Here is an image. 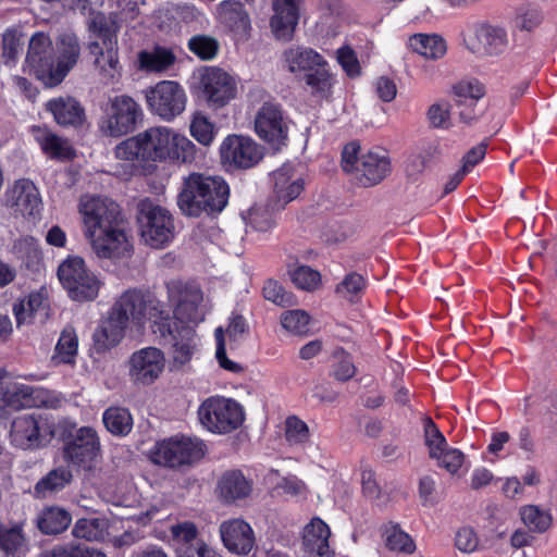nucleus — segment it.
<instances>
[{
  "label": "nucleus",
  "mask_w": 557,
  "mask_h": 557,
  "mask_svg": "<svg viewBox=\"0 0 557 557\" xmlns=\"http://www.w3.org/2000/svg\"><path fill=\"white\" fill-rule=\"evenodd\" d=\"M111 309L131 330H143L150 322L154 336L171 346V357L175 367L188 363L196 350L194 332L189 326L172 329L170 315L164 306L138 288L123 292L113 302Z\"/></svg>",
  "instance_id": "1"
},
{
  "label": "nucleus",
  "mask_w": 557,
  "mask_h": 557,
  "mask_svg": "<svg viewBox=\"0 0 557 557\" xmlns=\"http://www.w3.org/2000/svg\"><path fill=\"white\" fill-rule=\"evenodd\" d=\"M114 154L125 161L190 163L196 157V146L176 129L158 125L120 143Z\"/></svg>",
  "instance_id": "2"
},
{
  "label": "nucleus",
  "mask_w": 557,
  "mask_h": 557,
  "mask_svg": "<svg viewBox=\"0 0 557 557\" xmlns=\"http://www.w3.org/2000/svg\"><path fill=\"white\" fill-rule=\"evenodd\" d=\"M121 24L122 16L116 12L109 16L97 14L88 22V29L96 39L88 42L87 49L94 58L99 79L104 85H114L122 76L117 39Z\"/></svg>",
  "instance_id": "3"
},
{
  "label": "nucleus",
  "mask_w": 557,
  "mask_h": 557,
  "mask_svg": "<svg viewBox=\"0 0 557 557\" xmlns=\"http://www.w3.org/2000/svg\"><path fill=\"white\" fill-rule=\"evenodd\" d=\"M230 188L220 176L189 174L183 183L177 203L183 213L199 216L201 213H220L227 205Z\"/></svg>",
  "instance_id": "4"
},
{
  "label": "nucleus",
  "mask_w": 557,
  "mask_h": 557,
  "mask_svg": "<svg viewBox=\"0 0 557 557\" xmlns=\"http://www.w3.org/2000/svg\"><path fill=\"white\" fill-rule=\"evenodd\" d=\"M342 169L362 187L379 184L391 172V160L386 151L369 150L360 154V144L350 141L342 151Z\"/></svg>",
  "instance_id": "5"
},
{
  "label": "nucleus",
  "mask_w": 557,
  "mask_h": 557,
  "mask_svg": "<svg viewBox=\"0 0 557 557\" xmlns=\"http://www.w3.org/2000/svg\"><path fill=\"white\" fill-rule=\"evenodd\" d=\"M168 299L174 308V319L170 317L172 329L189 326L194 332L195 343L197 344L191 324H197L205 319L206 310L202 292L195 284L171 282L168 284Z\"/></svg>",
  "instance_id": "6"
},
{
  "label": "nucleus",
  "mask_w": 557,
  "mask_h": 557,
  "mask_svg": "<svg viewBox=\"0 0 557 557\" xmlns=\"http://www.w3.org/2000/svg\"><path fill=\"white\" fill-rule=\"evenodd\" d=\"M61 403L62 398L55 392L7 380L5 373L1 371L0 409L58 408Z\"/></svg>",
  "instance_id": "7"
},
{
  "label": "nucleus",
  "mask_w": 557,
  "mask_h": 557,
  "mask_svg": "<svg viewBox=\"0 0 557 557\" xmlns=\"http://www.w3.org/2000/svg\"><path fill=\"white\" fill-rule=\"evenodd\" d=\"M58 277L75 301H90L98 297L101 281L85 264L83 258L73 256L66 258L58 269Z\"/></svg>",
  "instance_id": "8"
},
{
  "label": "nucleus",
  "mask_w": 557,
  "mask_h": 557,
  "mask_svg": "<svg viewBox=\"0 0 557 557\" xmlns=\"http://www.w3.org/2000/svg\"><path fill=\"white\" fill-rule=\"evenodd\" d=\"M138 222L144 242L152 248L169 244L174 235L171 213L163 207L145 199L138 205Z\"/></svg>",
  "instance_id": "9"
},
{
  "label": "nucleus",
  "mask_w": 557,
  "mask_h": 557,
  "mask_svg": "<svg viewBox=\"0 0 557 557\" xmlns=\"http://www.w3.org/2000/svg\"><path fill=\"white\" fill-rule=\"evenodd\" d=\"M140 115L141 109L133 98L115 96L106 104L99 129L110 137L124 136L135 129Z\"/></svg>",
  "instance_id": "10"
},
{
  "label": "nucleus",
  "mask_w": 557,
  "mask_h": 557,
  "mask_svg": "<svg viewBox=\"0 0 557 557\" xmlns=\"http://www.w3.org/2000/svg\"><path fill=\"white\" fill-rule=\"evenodd\" d=\"M201 424L213 433H228L242 425L244 411L233 399L210 397L198 410Z\"/></svg>",
  "instance_id": "11"
},
{
  "label": "nucleus",
  "mask_w": 557,
  "mask_h": 557,
  "mask_svg": "<svg viewBox=\"0 0 557 557\" xmlns=\"http://www.w3.org/2000/svg\"><path fill=\"white\" fill-rule=\"evenodd\" d=\"M202 455V443L183 435L159 441L150 451L152 462L170 468L190 465Z\"/></svg>",
  "instance_id": "12"
},
{
  "label": "nucleus",
  "mask_w": 557,
  "mask_h": 557,
  "mask_svg": "<svg viewBox=\"0 0 557 557\" xmlns=\"http://www.w3.org/2000/svg\"><path fill=\"white\" fill-rule=\"evenodd\" d=\"M78 212L82 215L85 237L107 230L122 222L120 208L113 200L95 195H84L79 199Z\"/></svg>",
  "instance_id": "13"
},
{
  "label": "nucleus",
  "mask_w": 557,
  "mask_h": 557,
  "mask_svg": "<svg viewBox=\"0 0 557 557\" xmlns=\"http://www.w3.org/2000/svg\"><path fill=\"white\" fill-rule=\"evenodd\" d=\"M149 109L164 121H172L186 108L187 96L176 82L162 81L151 87L146 95Z\"/></svg>",
  "instance_id": "14"
},
{
  "label": "nucleus",
  "mask_w": 557,
  "mask_h": 557,
  "mask_svg": "<svg viewBox=\"0 0 557 557\" xmlns=\"http://www.w3.org/2000/svg\"><path fill=\"white\" fill-rule=\"evenodd\" d=\"M100 454V442L96 431L88 426L77 430L75 436L67 443L64 455L72 463L90 472L99 481H103L101 470L97 473Z\"/></svg>",
  "instance_id": "15"
},
{
  "label": "nucleus",
  "mask_w": 557,
  "mask_h": 557,
  "mask_svg": "<svg viewBox=\"0 0 557 557\" xmlns=\"http://www.w3.org/2000/svg\"><path fill=\"white\" fill-rule=\"evenodd\" d=\"M53 42L44 32H36L28 41L23 70L51 87Z\"/></svg>",
  "instance_id": "16"
},
{
  "label": "nucleus",
  "mask_w": 557,
  "mask_h": 557,
  "mask_svg": "<svg viewBox=\"0 0 557 557\" xmlns=\"http://www.w3.org/2000/svg\"><path fill=\"white\" fill-rule=\"evenodd\" d=\"M53 437V431L41 418L34 414L16 417L11 424L10 441L22 449L38 448Z\"/></svg>",
  "instance_id": "17"
},
{
  "label": "nucleus",
  "mask_w": 557,
  "mask_h": 557,
  "mask_svg": "<svg viewBox=\"0 0 557 557\" xmlns=\"http://www.w3.org/2000/svg\"><path fill=\"white\" fill-rule=\"evenodd\" d=\"M5 206L15 215L37 219L41 214L44 203L36 184L29 178H18L5 191Z\"/></svg>",
  "instance_id": "18"
},
{
  "label": "nucleus",
  "mask_w": 557,
  "mask_h": 557,
  "mask_svg": "<svg viewBox=\"0 0 557 557\" xmlns=\"http://www.w3.org/2000/svg\"><path fill=\"white\" fill-rule=\"evenodd\" d=\"M222 162L237 169H249L263 157L262 148L250 137L228 135L220 146Z\"/></svg>",
  "instance_id": "19"
},
{
  "label": "nucleus",
  "mask_w": 557,
  "mask_h": 557,
  "mask_svg": "<svg viewBox=\"0 0 557 557\" xmlns=\"http://www.w3.org/2000/svg\"><path fill=\"white\" fill-rule=\"evenodd\" d=\"M87 240L100 259L121 260L131 256L132 245L122 222L96 232L94 236L87 237Z\"/></svg>",
  "instance_id": "20"
},
{
  "label": "nucleus",
  "mask_w": 557,
  "mask_h": 557,
  "mask_svg": "<svg viewBox=\"0 0 557 557\" xmlns=\"http://www.w3.org/2000/svg\"><path fill=\"white\" fill-rule=\"evenodd\" d=\"M467 49L479 57H496L505 52L509 38L505 28L491 24L476 25L467 38Z\"/></svg>",
  "instance_id": "21"
},
{
  "label": "nucleus",
  "mask_w": 557,
  "mask_h": 557,
  "mask_svg": "<svg viewBox=\"0 0 557 557\" xmlns=\"http://www.w3.org/2000/svg\"><path fill=\"white\" fill-rule=\"evenodd\" d=\"M200 88L209 103L214 108H222L236 96L235 79L219 67H207L200 76Z\"/></svg>",
  "instance_id": "22"
},
{
  "label": "nucleus",
  "mask_w": 557,
  "mask_h": 557,
  "mask_svg": "<svg viewBox=\"0 0 557 557\" xmlns=\"http://www.w3.org/2000/svg\"><path fill=\"white\" fill-rule=\"evenodd\" d=\"M165 358L157 347H145L132 354L128 360V374L133 382L148 385L163 372Z\"/></svg>",
  "instance_id": "23"
},
{
  "label": "nucleus",
  "mask_w": 557,
  "mask_h": 557,
  "mask_svg": "<svg viewBox=\"0 0 557 557\" xmlns=\"http://www.w3.org/2000/svg\"><path fill=\"white\" fill-rule=\"evenodd\" d=\"M223 546L227 552L237 556L249 555L256 546L252 527L242 518L223 521L219 527Z\"/></svg>",
  "instance_id": "24"
},
{
  "label": "nucleus",
  "mask_w": 557,
  "mask_h": 557,
  "mask_svg": "<svg viewBox=\"0 0 557 557\" xmlns=\"http://www.w3.org/2000/svg\"><path fill=\"white\" fill-rule=\"evenodd\" d=\"M81 57V45L76 35L65 33L57 39V59L52 60L51 87L60 84L76 65Z\"/></svg>",
  "instance_id": "25"
},
{
  "label": "nucleus",
  "mask_w": 557,
  "mask_h": 557,
  "mask_svg": "<svg viewBox=\"0 0 557 557\" xmlns=\"http://www.w3.org/2000/svg\"><path fill=\"white\" fill-rule=\"evenodd\" d=\"M128 329L131 327L110 309L94 332L96 349L106 351L115 347L122 342Z\"/></svg>",
  "instance_id": "26"
},
{
  "label": "nucleus",
  "mask_w": 557,
  "mask_h": 557,
  "mask_svg": "<svg viewBox=\"0 0 557 557\" xmlns=\"http://www.w3.org/2000/svg\"><path fill=\"white\" fill-rule=\"evenodd\" d=\"M220 22L226 26L238 40H247L251 25L243 4L237 1H223L218 7Z\"/></svg>",
  "instance_id": "27"
},
{
  "label": "nucleus",
  "mask_w": 557,
  "mask_h": 557,
  "mask_svg": "<svg viewBox=\"0 0 557 557\" xmlns=\"http://www.w3.org/2000/svg\"><path fill=\"white\" fill-rule=\"evenodd\" d=\"M176 55L170 48L154 46L137 54L138 70L145 73L163 74L174 66Z\"/></svg>",
  "instance_id": "28"
},
{
  "label": "nucleus",
  "mask_w": 557,
  "mask_h": 557,
  "mask_svg": "<svg viewBox=\"0 0 557 557\" xmlns=\"http://www.w3.org/2000/svg\"><path fill=\"white\" fill-rule=\"evenodd\" d=\"M329 525L320 518H313L304 529L302 544L311 557H325L330 554Z\"/></svg>",
  "instance_id": "29"
},
{
  "label": "nucleus",
  "mask_w": 557,
  "mask_h": 557,
  "mask_svg": "<svg viewBox=\"0 0 557 557\" xmlns=\"http://www.w3.org/2000/svg\"><path fill=\"white\" fill-rule=\"evenodd\" d=\"M46 108L52 113L55 122L63 126H76L84 120V109L79 102L72 97L51 99L47 102Z\"/></svg>",
  "instance_id": "30"
},
{
  "label": "nucleus",
  "mask_w": 557,
  "mask_h": 557,
  "mask_svg": "<svg viewBox=\"0 0 557 557\" xmlns=\"http://www.w3.org/2000/svg\"><path fill=\"white\" fill-rule=\"evenodd\" d=\"M30 132L41 150L50 158L71 159L74 156L69 141L53 134L48 128L33 126Z\"/></svg>",
  "instance_id": "31"
},
{
  "label": "nucleus",
  "mask_w": 557,
  "mask_h": 557,
  "mask_svg": "<svg viewBox=\"0 0 557 557\" xmlns=\"http://www.w3.org/2000/svg\"><path fill=\"white\" fill-rule=\"evenodd\" d=\"M255 131L260 139L275 144L278 138V108L274 102H264L255 117Z\"/></svg>",
  "instance_id": "32"
},
{
  "label": "nucleus",
  "mask_w": 557,
  "mask_h": 557,
  "mask_svg": "<svg viewBox=\"0 0 557 557\" xmlns=\"http://www.w3.org/2000/svg\"><path fill=\"white\" fill-rule=\"evenodd\" d=\"M219 493L225 502H235L247 497L251 492V483L238 470L225 472L219 481Z\"/></svg>",
  "instance_id": "33"
},
{
  "label": "nucleus",
  "mask_w": 557,
  "mask_h": 557,
  "mask_svg": "<svg viewBox=\"0 0 557 557\" xmlns=\"http://www.w3.org/2000/svg\"><path fill=\"white\" fill-rule=\"evenodd\" d=\"M284 63L292 73H307L317 65L325 63V60L311 48L297 47L284 52Z\"/></svg>",
  "instance_id": "34"
},
{
  "label": "nucleus",
  "mask_w": 557,
  "mask_h": 557,
  "mask_svg": "<svg viewBox=\"0 0 557 557\" xmlns=\"http://www.w3.org/2000/svg\"><path fill=\"white\" fill-rule=\"evenodd\" d=\"M47 292L40 289L33 292L26 299L14 305L13 312L17 326L30 323L41 311L46 310Z\"/></svg>",
  "instance_id": "35"
},
{
  "label": "nucleus",
  "mask_w": 557,
  "mask_h": 557,
  "mask_svg": "<svg viewBox=\"0 0 557 557\" xmlns=\"http://www.w3.org/2000/svg\"><path fill=\"white\" fill-rule=\"evenodd\" d=\"M0 549L4 557H22L27 550V543L20 524L0 525Z\"/></svg>",
  "instance_id": "36"
},
{
  "label": "nucleus",
  "mask_w": 557,
  "mask_h": 557,
  "mask_svg": "<svg viewBox=\"0 0 557 557\" xmlns=\"http://www.w3.org/2000/svg\"><path fill=\"white\" fill-rule=\"evenodd\" d=\"M78 354V337L72 326H66L60 334L52 355V361L57 364L74 366Z\"/></svg>",
  "instance_id": "37"
},
{
  "label": "nucleus",
  "mask_w": 557,
  "mask_h": 557,
  "mask_svg": "<svg viewBox=\"0 0 557 557\" xmlns=\"http://www.w3.org/2000/svg\"><path fill=\"white\" fill-rule=\"evenodd\" d=\"M72 479L73 474L69 468H55L36 483L34 493L36 497H46L47 495L58 493L69 485Z\"/></svg>",
  "instance_id": "38"
},
{
  "label": "nucleus",
  "mask_w": 557,
  "mask_h": 557,
  "mask_svg": "<svg viewBox=\"0 0 557 557\" xmlns=\"http://www.w3.org/2000/svg\"><path fill=\"white\" fill-rule=\"evenodd\" d=\"M71 521L72 517L64 508L48 507L38 515L37 525L46 534H58L66 530Z\"/></svg>",
  "instance_id": "39"
},
{
  "label": "nucleus",
  "mask_w": 557,
  "mask_h": 557,
  "mask_svg": "<svg viewBox=\"0 0 557 557\" xmlns=\"http://www.w3.org/2000/svg\"><path fill=\"white\" fill-rule=\"evenodd\" d=\"M109 522L103 518H83L78 519L73 529L72 534L76 539L89 542L103 541L108 535Z\"/></svg>",
  "instance_id": "40"
},
{
  "label": "nucleus",
  "mask_w": 557,
  "mask_h": 557,
  "mask_svg": "<svg viewBox=\"0 0 557 557\" xmlns=\"http://www.w3.org/2000/svg\"><path fill=\"white\" fill-rule=\"evenodd\" d=\"M410 47L426 59H440L446 53L445 40L438 35L416 34L410 37Z\"/></svg>",
  "instance_id": "41"
},
{
  "label": "nucleus",
  "mask_w": 557,
  "mask_h": 557,
  "mask_svg": "<svg viewBox=\"0 0 557 557\" xmlns=\"http://www.w3.org/2000/svg\"><path fill=\"white\" fill-rule=\"evenodd\" d=\"M383 537L386 547L392 552L411 555L416 550L414 541L398 524H385L383 527Z\"/></svg>",
  "instance_id": "42"
},
{
  "label": "nucleus",
  "mask_w": 557,
  "mask_h": 557,
  "mask_svg": "<svg viewBox=\"0 0 557 557\" xmlns=\"http://www.w3.org/2000/svg\"><path fill=\"white\" fill-rule=\"evenodd\" d=\"M107 430L113 435L125 436L133 429V418L129 411L121 407H110L102 416Z\"/></svg>",
  "instance_id": "43"
},
{
  "label": "nucleus",
  "mask_w": 557,
  "mask_h": 557,
  "mask_svg": "<svg viewBox=\"0 0 557 557\" xmlns=\"http://www.w3.org/2000/svg\"><path fill=\"white\" fill-rule=\"evenodd\" d=\"M305 189V180L295 176L294 169L284 164L281 168V203L287 205L297 199Z\"/></svg>",
  "instance_id": "44"
},
{
  "label": "nucleus",
  "mask_w": 557,
  "mask_h": 557,
  "mask_svg": "<svg viewBox=\"0 0 557 557\" xmlns=\"http://www.w3.org/2000/svg\"><path fill=\"white\" fill-rule=\"evenodd\" d=\"M187 47L191 53L202 61L214 60L221 48L215 37L206 34L191 36L188 39Z\"/></svg>",
  "instance_id": "45"
},
{
  "label": "nucleus",
  "mask_w": 557,
  "mask_h": 557,
  "mask_svg": "<svg viewBox=\"0 0 557 557\" xmlns=\"http://www.w3.org/2000/svg\"><path fill=\"white\" fill-rule=\"evenodd\" d=\"M284 438L289 447H301L310 440L309 426L297 416H289L284 422Z\"/></svg>",
  "instance_id": "46"
},
{
  "label": "nucleus",
  "mask_w": 557,
  "mask_h": 557,
  "mask_svg": "<svg viewBox=\"0 0 557 557\" xmlns=\"http://www.w3.org/2000/svg\"><path fill=\"white\" fill-rule=\"evenodd\" d=\"M24 46V35L21 28H8L2 35V58L5 64H15Z\"/></svg>",
  "instance_id": "47"
},
{
  "label": "nucleus",
  "mask_w": 557,
  "mask_h": 557,
  "mask_svg": "<svg viewBox=\"0 0 557 557\" xmlns=\"http://www.w3.org/2000/svg\"><path fill=\"white\" fill-rule=\"evenodd\" d=\"M302 0H281V39H292L299 21V5Z\"/></svg>",
  "instance_id": "48"
},
{
  "label": "nucleus",
  "mask_w": 557,
  "mask_h": 557,
  "mask_svg": "<svg viewBox=\"0 0 557 557\" xmlns=\"http://www.w3.org/2000/svg\"><path fill=\"white\" fill-rule=\"evenodd\" d=\"M424 444L429 449V457H440L441 451L447 447L446 440L430 417L423 418Z\"/></svg>",
  "instance_id": "49"
},
{
  "label": "nucleus",
  "mask_w": 557,
  "mask_h": 557,
  "mask_svg": "<svg viewBox=\"0 0 557 557\" xmlns=\"http://www.w3.org/2000/svg\"><path fill=\"white\" fill-rule=\"evenodd\" d=\"M309 322L310 315L305 310H287L281 314V325L294 335L308 334Z\"/></svg>",
  "instance_id": "50"
},
{
  "label": "nucleus",
  "mask_w": 557,
  "mask_h": 557,
  "mask_svg": "<svg viewBox=\"0 0 557 557\" xmlns=\"http://www.w3.org/2000/svg\"><path fill=\"white\" fill-rule=\"evenodd\" d=\"M289 277L296 287L307 292L315 290L321 284V274L308 265H299L288 271Z\"/></svg>",
  "instance_id": "51"
},
{
  "label": "nucleus",
  "mask_w": 557,
  "mask_h": 557,
  "mask_svg": "<svg viewBox=\"0 0 557 557\" xmlns=\"http://www.w3.org/2000/svg\"><path fill=\"white\" fill-rule=\"evenodd\" d=\"M189 128L191 136L203 146H209L214 139V124L211 123L209 119L200 112H197L193 115Z\"/></svg>",
  "instance_id": "52"
},
{
  "label": "nucleus",
  "mask_w": 557,
  "mask_h": 557,
  "mask_svg": "<svg viewBox=\"0 0 557 557\" xmlns=\"http://www.w3.org/2000/svg\"><path fill=\"white\" fill-rule=\"evenodd\" d=\"M456 97V104H467L478 102L485 94L484 87L478 81H462L453 87Z\"/></svg>",
  "instance_id": "53"
},
{
  "label": "nucleus",
  "mask_w": 557,
  "mask_h": 557,
  "mask_svg": "<svg viewBox=\"0 0 557 557\" xmlns=\"http://www.w3.org/2000/svg\"><path fill=\"white\" fill-rule=\"evenodd\" d=\"M366 288V280L359 273L351 272L336 286L335 292L338 296L355 301Z\"/></svg>",
  "instance_id": "54"
},
{
  "label": "nucleus",
  "mask_w": 557,
  "mask_h": 557,
  "mask_svg": "<svg viewBox=\"0 0 557 557\" xmlns=\"http://www.w3.org/2000/svg\"><path fill=\"white\" fill-rule=\"evenodd\" d=\"M523 523L531 530L536 532H545L552 523L550 516L539 509L536 506H524L520 511Z\"/></svg>",
  "instance_id": "55"
},
{
  "label": "nucleus",
  "mask_w": 557,
  "mask_h": 557,
  "mask_svg": "<svg viewBox=\"0 0 557 557\" xmlns=\"http://www.w3.org/2000/svg\"><path fill=\"white\" fill-rule=\"evenodd\" d=\"M333 357L335 359L333 364V376L338 381H348L356 373V367L349 354L344 349L338 348L334 351Z\"/></svg>",
  "instance_id": "56"
},
{
  "label": "nucleus",
  "mask_w": 557,
  "mask_h": 557,
  "mask_svg": "<svg viewBox=\"0 0 557 557\" xmlns=\"http://www.w3.org/2000/svg\"><path fill=\"white\" fill-rule=\"evenodd\" d=\"M327 63L317 65L306 73V83L313 92L324 94L331 87V75L326 69Z\"/></svg>",
  "instance_id": "57"
},
{
  "label": "nucleus",
  "mask_w": 557,
  "mask_h": 557,
  "mask_svg": "<svg viewBox=\"0 0 557 557\" xmlns=\"http://www.w3.org/2000/svg\"><path fill=\"white\" fill-rule=\"evenodd\" d=\"M426 119L433 128L450 126V106L447 102H435L426 111Z\"/></svg>",
  "instance_id": "58"
},
{
  "label": "nucleus",
  "mask_w": 557,
  "mask_h": 557,
  "mask_svg": "<svg viewBox=\"0 0 557 557\" xmlns=\"http://www.w3.org/2000/svg\"><path fill=\"white\" fill-rule=\"evenodd\" d=\"M433 459L437 460L438 467L444 468L450 474H455L461 468L465 455L457 448L445 447L441 451V456Z\"/></svg>",
  "instance_id": "59"
},
{
  "label": "nucleus",
  "mask_w": 557,
  "mask_h": 557,
  "mask_svg": "<svg viewBox=\"0 0 557 557\" xmlns=\"http://www.w3.org/2000/svg\"><path fill=\"white\" fill-rule=\"evenodd\" d=\"M543 21L542 12L536 8L521 9L516 18L515 26L520 30L531 32L536 28Z\"/></svg>",
  "instance_id": "60"
},
{
  "label": "nucleus",
  "mask_w": 557,
  "mask_h": 557,
  "mask_svg": "<svg viewBox=\"0 0 557 557\" xmlns=\"http://www.w3.org/2000/svg\"><path fill=\"white\" fill-rule=\"evenodd\" d=\"M215 341H216V350H215V358L218 360V363L221 368H223L226 371L233 372V373H239L243 371V367L233 361L230 360L226 357L225 352V338L223 334L222 327H218L214 332Z\"/></svg>",
  "instance_id": "61"
},
{
  "label": "nucleus",
  "mask_w": 557,
  "mask_h": 557,
  "mask_svg": "<svg viewBox=\"0 0 557 557\" xmlns=\"http://www.w3.org/2000/svg\"><path fill=\"white\" fill-rule=\"evenodd\" d=\"M479 545V539L471 528H461L455 537V546L465 554L473 553Z\"/></svg>",
  "instance_id": "62"
},
{
  "label": "nucleus",
  "mask_w": 557,
  "mask_h": 557,
  "mask_svg": "<svg viewBox=\"0 0 557 557\" xmlns=\"http://www.w3.org/2000/svg\"><path fill=\"white\" fill-rule=\"evenodd\" d=\"M15 249L22 258L30 261H37L40 257L38 244L33 237L21 238L15 244Z\"/></svg>",
  "instance_id": "63"
},
{
  "label": "nucleus",
  "mask_w": 557,
  "mask_h": 557,
  "mask_svg": "<svg viewBox=\"0 0 557 557\" xmlns=\"http://www.w3.org/2000/svg\"><path fill=\"white\" fill-rule=\"evenodd\" d=\"M338 62L349 76H356L359 74V63L352 50L348 48H342L338 50Z\"/></svg>",
  "instance_id": "64"
}]
</instances>
